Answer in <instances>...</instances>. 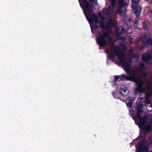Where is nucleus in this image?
Segmentation results:
<instances>
[{"instance_id":"obj_4","label":"nucleus","mask_w":152,"mask_h":152,"mask_svg":"<svg viewBox=\"0 0 152 152\" xmlns=\"http://www.w3.org/2000/svg\"><path fill=\"white\" fill-rule=\"evenodd\" d=\"M90 24H93L94 22L99 23V26L103 28L104 26V22L99 21L98 16L94 12V10H83Z\"/></svg>"},{"instance_id":"obj_22","label":"nucleus","mask_w":152,"mask_h":152,"mask_svg":"<svg viewBox=\"0 0 152 152\" xmlns=\"http://www.w3.org/2000/svg\"><path fill=\"white\" fill-rule=\"evenodd\" d=\"M148 144L150 145L152 144V138L151 137H149L147 139Z\"/></svg>"},{"instance_id":"obj_26","label":"nucleus","mask_w":152,"mask_h":152,"mask_svg":"<svg viewBox=\"0 0 152 152\" xmlns=\"http://www.w3.org/2000/svg\"><path fill=\"white\" fill-rule=\"evenodd\" d=\"M143 28L145 30H147L148 28L147 25L145 22L143 23Z\"/></svg>"},{"instance_id":"obj_31","label":"nucleus","mask_w":152,"mask_h":152,"mask_svg":"<svg viewBox=\"0 0 152 152\" xmlns=\"http://www.w3.org/2000/svg\"><path fill=\"white\" fill-rule=\"evenodd\" d=\"M118 11V13L120 14L121 15H122L124 13V11L123 10H117Z\"/></svg>"},{"instance_id":"obj_2","label":"nucleus","mask_w":152,"mask_h":152,"mask_svg":"<svg viewBox=\"0 0 152 152\" xmlns=\"http://www.w3.org/2000/svg\"><path fill=\"white\" fill-rule=\"evenodd\" d=\"M111 45L115 47V51L114 53L118 56V59L119 61V63L124 67L125 71L127 74H131L133 70H132L130 67L129 62L131 61V59L125 57L122 52L121 49L118 46L115 47L113 42H112L111 43Z\"/></svg>"},{"instance_id":"obj_24","label":"nucleus","mask_w":152,"mask_h":152,"mask_svg":"<svg viewBox=\"0 0 152 152\" xmlns=\"http://www.w3.org/2000/svg\"><path fill=\"white\" fill-rule=\"evenodd\" d=\"M135 11H134V13L136 15V16L140 17V14L141 13L140 10H135ZM141 10H140L141 11Z\"/></svg>"},{"instance_id":"obj_9","label":"nucleus","mask_w":152,"mask_h":152,"mask_svg":"<svg viewBox=\"0 0 152 152\" xmlns=\"http://www.w3.org/2000/svg\"><path fill=\"white\" fill-rule=\"evenodd\" d=\"M146 68L144 63L141 62L139 63V67L137 68V69L140 73L142 74L144 76L147 77L148 76L147 72L143 71V70L145 69Z\"/></svg>"},{"instance_id":"obj_38","label":"nucleus","mask_w":152,"mask_h":152,"mask_svg":"<svg viewBox=\"0 0 152 152\" xmlns=\"http://www.w3.org/2000/svg\"><path fill=\"white\" fill-rule=\"evenodd\" d=\"M147 36L146 35H144V38H145V39L146 38H147Z\"/></svg>"},{"instance_id":"obj_33","label":"nucleus","mask_w":152,"mask_h":152,"mask_svg":"<svg viewBox=\"0 0 152 152\" xmlns=\"http://www.w3.org/2000/svg\"><path fill=\"white\" fill-rule=\"evenodd\" d=\"M100 18L101 19V20H102V21H104V20L105 19V17L103 15H102Z\"/></svg>"},{"instance_id":"obj_34","label":"nucleus","mask_w":152,"mask_h":152,"mask_svg":"<svg viewBox=\"0 0 152 152\" xmlns=\"http://www.w3.org/2000/svg\"><path fill=\"white\" fill-rule=\"evenodd\" d=\"M135 121L137 119H138V118L136 117V115H134L132 118Z\"/></svg>"},{"instance_id":"obj_35","label":"nucleus","mask_w":152,"mask_h":152,"mask_svg":"<svg viewBox=\"0 0 152 152\" xmlns=\"http://www.w3.org/2000/svg\"><path fill=\"white\" fill-rule=\"evenodd\" d=\"M102 16V13L101 12H99L98 13V16L99 18H100Z\"/></svg>"},{"instance_id":"obj_7","label":"nucleus","mask_w":152,"mask_h":152,"mask_svg":"<svg viewBox=\"0 0 152 152\" xmlns=\"http://www.w3.org/2000/svg\"><path fill=\"white\" fill-rule=\"evenodd\" d=\"M136 148L137 152H144L145 151H147L148 150V147L145 145L144 142L143 140L137 143Z\"/></svg>"},{"instance_id":"obj_3","label":"nucleus","mask_w":152,"mask_h":152,"mask_svg":"<svg viewBox=\"0 0 152 152\" xmlns=\"http://www.w3.org/2000/svg\"><path fill=\"white\" fill-rule=\"evenodd\" d=\"M109 27H110V25L107 24L104 25L102 29V34L99 32L96 37V42L97 44L101 47H105L107 43V39H109L110 35L109 32Z\"/></svg>"},{"instance_id":"obj_46","label":"nucleus","mask_w":152,"mask_h":152,"mask_svg":"<svg viewBox=\"0 0 152 152\" xmlns=\"http://www.w3.org/2000/svg\"><path fill=\"white\" fill-rule=\"evenodd\" d=\"M131 112V110L129 111V113H130V112Z\"/></svg>"},{"instance_id":"obj_36","label":"nucleus","mask_w":152,"mask_h":152,"mask_svg":"<svg viewBox=\"0 0 152 152\" xmlns=\"http://www.w3.org/2000/svg\"><path fill=\"white\" fill-rule=\"evenodd\" d=\"M113 20L112 19H110L109 20V22L108 23L111 24L113 23Z\"/></svg>"},{"instance_id":"obj_5","label":"nucleus","mask_w":152,"mask_h":152,"mask_svg":"<svg viewBox=\"0 0 152 152\" xmlns=\"http://www.w3.org/2000/svg\"><path fill=\"white\" fill-rule=\"evenodd\" d=\"M82 10H91L94 7L93 3L88 0H78Z\"/></svg>"},{"instance_id":"obj_37","label":"nucleus","mask_w":152,"mask_h":152,"mask_svg":"<svg viewBox=\"0 0 152 152\" xmlns=\"http://www.w3.org/2000/svg\"><path fill=\"white\" fill-rule=\"evenodd\" d=\"M95 27L96 29H97V28H98L99 27L96 24H95Z\"/></svg>"},{"instance_id":"obj_13","label":"nucleus","mask_w":152,"mask_h":152,"mask_svg":"<svg viewBox=\"0 0 152 152\" xmlns=\"http://www.w3.org/2000/svg\"><path fill=\"white\" fill-rule=\"evenodd\" d=\"M117 5L119 7L118 10H121L123 7H125L127 5V4L126 2H124V0H118ZM125 9L126 8H125Z\"/></svg>"},{"instance_id":"obj_43","label":"nucleus","mask_w":152,"mask_h":152,"mask_svg":"<svg viewBox=\"0 0 152 152\" xmlns=\"http://www.w3.org/2000/svg\"><path fill=\"white\" fill-rule=\"evenodd\" d=\"M150 12L152 13V10H151Z\"/></svg>"},{"instance_id":"obj_44","label":"nucleus","mask_w":152,"mask_h":152,"mask_svg":"<svg viewBox=\"0 0 152 152\" xmlns=\"http://www.w3.org/2000/svg\"><path fill=\"white\" fill-rule=\"evenodd\" d=\"M137 137L135 140H137L138 138V137Z\"/></svg>"},{"instance_id":"obj_25","label":"nucleus","mask_w":152,"mask_h":152,"mask_svg":"<svg viewBox=\"0 0 152 152\" xmlns=\"http://www.w3.org/2000/svg\"><path fill=\"white\" fill-rule=\"evenodd\" d=\"M140 17L136 16L135 18V21L134 23V25L135 26H137L139 20V19Z\"/></svg>"},{"instance_id":"obj_47","label":"nucleus","mask_w":152,"mask_h":152,"mask_svg":"<svg viewBox=\"0 0 152 152\" xmlns=\"http://www.w3.org/2000/svg\"><path fill=\"white\" fill-rule=\"evenodd\" d=\"M132 113H133V110H132Z\"/></svg>"},{"instance_id":"obj_19","label":"nucleus","mask_w":152,"mask_h":152,"mask_svg":"<svg viewBox=\"0 0 152 152\" xmlns=\"http://www.w3.org/2000/svg\"><path fill=\"white\" fill-rule=\"evenodd\" d=\"M129 98V102L126 103L127 106L129 108L131 109L132 106L133 100L132 97H129L127 99Z\"/></svg>"},{"instance_id":"obj_41","label":"nucleus","mask_w":152,"mask_h":152,"mask_svg":"<svg viewBox=\"0 0 152 152\" xmlns=\"http://www.w3.org/2000/svg\"><path fill=\"white\" fill-rule=\"evenodd\" d=\"M150 86V87L151 88L152 87V85H149Z\"/></svg>"},{"instance_id":"obj_11","label":"nucleus","mask_w":152,"mask_h":152,"mask_svg":"<svg viewBox=\"0 0 152 152\" xmlns=\"http://www.w3.org/2000/svg\"><path fill=\"white\" fill-rule=\"evenodd\" d=\"M114 77L115 82L126 80V75L122 74L121 75H115Z\"/></svg>"},{"instance_id":"obj_16","label":"nucleus","mask_w":152,"mask_h":152,"mask_svg":"<svg viewBox=\"0 0 152 152\" xmlns=\"http://www.w3.org/2000/svg\"><path fill=\"white\" fill-rule=\"evenodd\" d=\"M122 20L125 23V24L126 25H130L131 19L125 15L124 14V16L122 17Z\"/></svg>"},{"instance_id":"obj_32","label":"nucleus","mask_w":152,"mask_h":152,"mask_svg":"<svg viewBox=\"0 0 152 152\" xmlns=\"http://www.w3.org/2000/svg\"><path fill=\"white\" fill-rule=\"evenodd\" d=\"M136 115V117H137L138 118H141V115L140 113H137V115Z\"/></svg>"},{"instance_id":"obj_15","label":"nucleus","mask_w":152,"mask_h":152,"mask_svg":"<svg viewBox=\"0 0 152 152\" xmlns=\"http://www.w3.org/2000/svg\"><path fill=\"white\" fill-rule=\"evenodd\" d=\"M146 117H143L140 119L138 126L140 128H142L143 126H144L146 123Z\"/></svg>"},{"instance_id":"obj_10","label":"nucleus","mask_w":152,"mask_h":152,"mask_svg":"<svg viewBox=\"0 0 152 152\" xmlns=\"http://www.w3.org/2000/svg\"><path fill=\"white\" fill-rule=\"evenodd\" d=\"M147 123V125L145 124V125L142 127L141 129L145 132H149L152 130V124L149 121H148Z\"/></svg>"},{"instance_id":"obj_39","label":"nucleus","mask_w":152,"mask_h":152,"mask_svg":"<svg viewBox=\"0 0 152 152\" xmlns=\"http://www.w3.org/2000/svg\"><path fill=\"white\" fill-rule=\"evenodd\" d=\"M150 122H151V124H152V119L151 120V121Z\"/></svg>"},{"instance_id":"obj_49","label":"nucleus","mask_w":152,"mask_h":152,"mask_svg":"<svg viewBox=\"0 0 152 152\" xmlns=\"http://www.w3.org/2000/svg\"><path fill=\"white\" fill-rule=\"evenodd\" d=\"M108 10V11H109L110 10Z\"/></svg>"},{"instance_id":"obj_48","label":"nucleus","mask_w":152,"mask_h":152,"mask_svg":"<svg viewBox=\"0 0 152 152\" xmlns=\"http://www.w3.org/2000/svg\"><path fill=\"white\" fill-rule=\"evenodd\" d=\"M139 10H141V8H140Z\"/></svg>"},{"instance_id":"obj_20","label":"nucleus","mask_w":152,"mask_h":152,"mask_svg":"<svg viewBox=\"0 0 152 152\" xmlns=\"http://www.w3.org/2000/svg\"><path fill=\"white\" fill-rule=\"evenodd\" d=\"M152 88L151 89V91L150 92L145 93V98L146 100H149L150 96H151V94H152Z\"/></svg>"},{"instance_id":"obj_45","label":"nucleus","mask_w":152,"mask_h":152,"mask_svg":"<svg viewBox=\"0 0 152 152\" xmlns=\"http://www.w3.org/2000/svg\"><path fill=\"white\" fill-rule=\"evenodd\" d=\"M152 152V150H151V151H148V152Z\"/></svg>"},{"instance_id":"obj_14","label":"nucleus","mask_w":152,"mask_h":152,"mask_svg":"<svg viewBox=\"0 0 152 152\" xmlns=\"http://www.w3.org/2000/svg\"><path fill=\"white\" fill-rule=\"evenodd\" d=\"M152 56L150 54L143 55L142 57V60L144 62H148L149 61L151 60Z\"/></svg>"},{"instance_id":"obj_42","label":"nucleus","mask_w":152,"mask_h":152,"mask_svg":"<svg viewBox=\"0 0 152 152\" xmlns=\"http://www.w3.org/2000/svg\"><path fill=\"white\" fill-rule=\"evenodd\" d=\"M124 10V11H125V12H126L127 11V10Z\"/></svg>"},{"instance_id":"obj_28","label":"nucleus","mask_w":152,"mask_h":152,"mask_svg":"<svg viewBox=\"0 0 152 152\" xmlns=\"http://www.w3.org/2000/svg\"><path fill=\"white\" fill-rule=\"evenodd\" d=\"M117 92L116 91H115L113 92L112 93V95L113 96H114V97L115 98H118L117 95Z\"/></svg>"},{"instance_id":"obj_29","label":"nucleus","mask_w":152,"mask_h":152,"mask_svg":"<svg viewBox=\"0 0 152 152\" xmlns=\"http://www.w3.org/2000/svg\"><path fill=\"white\" fill-rule=\"evenodd\" d=\"M110 59L111 61H113L114 60L115 58V56L113 53H110Z\"/></svg>"},{"instance_id":"obj_27","label":"nucleus","mask_w":152,"mask_h":152,"mask_svg":"<svg viewBox=\"0 0 152 152\" xmlns=\"http://www.w3.org/2000/svg\"><path fill=\"white\" fill-rule=\"evenodd\" d=\"M110 2L113 7L115 6L116 4V0H110Z\"/></svg>"},{"instance_id":"obj_40","label":"nucleus","mask_w":152,"mask_h":152,"mask_svg":"<svg viewBox=\"0 0 152 152\" xmlns=\"http://www.w3.org/2000/svg\"><path fill=\"white\" fill-rule=\"evenodd\" d=\"M103 10H109L108 9H106L105 8H103Z\"/></svg>"},{"instance_id":"obj_18","label":"nucleus","mask_w":152,"mask_h":152,"mask_svg":"<svg viewBox=\"0 0 152 152\" xmlns=\"http://www.w3.org/2000/svg\"><path fill=\"white\" fill-rule=\"evenodd\" d=\"M137 0H131L132 5L131 7L133 10H138V3L136 1Z\"/></svg>"},{"instance_id":"obj_12","label":"nucleus","mask_w":152,"mask_h":152,"mask_svg":"<svg viewBox=\"0 0 152 152\" xmlns=\"http://www.w3.org/2000/svg\"><path fill=\"white\" fill-rule=\"evenodd\" d=\"M124 28L123 27L120 26L116 28L115 31V34L118 36H120L124 31Z\"/></svg>"},{"instance_id":"obj_6","label":"nucleus","mask_w":152,"mask_h":152,"mask_svg":"<svg viewBox=\"0 0 152 152\" xmlns=\"http://www.w3.org/2000/svg\"><path fill=\"white\" fill-rule=\"evenodd\" d=\"M136 83L137 86L135 88V91L136 92L139 93H143L144 91V89L142 87L143 85L144 84V82L141 79V77H139L137 78V80L134 81Z\"/></svg>"},{"instance_id":"obj_17","label":"nucleus","mask_w":152,"mask_h":152,"mask_svg":"<svg viewBox=\"0 0 152 152\" xmlns=\"http://www.w3.org/2000/svg\"><path fill=\"white\" fill-rule=\"evenodd\" d=\"M128 89L127 87L121 88L119 90V93L122 95H127V94L129 93Z\"/></svg>"},{"instance_id":"obj_8","label":"nucleus","mask_w":152,"mask_h":152,"mask_svg":"<svg viewBox=\"0 0 152 152\" xmlns=\"http://www.w3.org/2000/svg\"><path fill=\"white\" fill-rule=\"evenodd\" d=\"M129 75H126L127 81H134L137 80V78L138 77L137 76L134 70H132V72Z\"/></svg>"},{"instance_id":"obj_23","label":"nucleus","mask_w":152,"mask_h":152,"mask_svg":"<svg viewBox=\"0 0 152 152\" xmlns=\"http://www.w3.org/2000/svg\"><path fill=\"white\" fill-rule=\"evenodd\" d=\"M143 107V104H142L141 102H140L137 104L136 108L137 109H142Z\"/></svg>"},{"instance_id":"obj_21","label":"nucleus","mask_w":152,"mask_h":152,"mask_svg":"<svg viewBox=\"0 0 152 152\" xmlns=\"http://www.w3.org/2000/svg\"><path fill=\"white\" fill-rule=\"evenodd\" d=\"M117 38L118 40H120L122 42H126V40L127 38L126 37H121L120 36H117Z\"/></svg>"},{"instance_id":"obj_30","label":"nucleus","mask_w":152,"mask_h":152,"mask_svg":"<svg viewBox=\"0 0 152 152\" xmlns=\"http://www.w3.org/2000/svg\"><path fill=\"white\" fill-rule=\"evenodd\" d=\"M137 109V113H140L141 114L142 113L143 111L142 110V109Z\"/></svg>"},{"instance_id":"obj_1","label":"nucleus","mask_w":152,"mask_h":152,"mask_svg":"<svg viewBox=\"0 0 152 152\" xmlns=\"http://www.w3.org/2000/svg\"><path fill=\"white\" fill-rule=\"evenodd\" d=\"M111 45L115 47V51L114 53L118 56V59L119 61V63L124 67L125 71L127 74H131L133 70H132L130 67L129 62L131 61V59L125 57L122 52L121 49L118 46L115 47L113 42H112L111 43Z\"/></svg>"}]
</instances>
